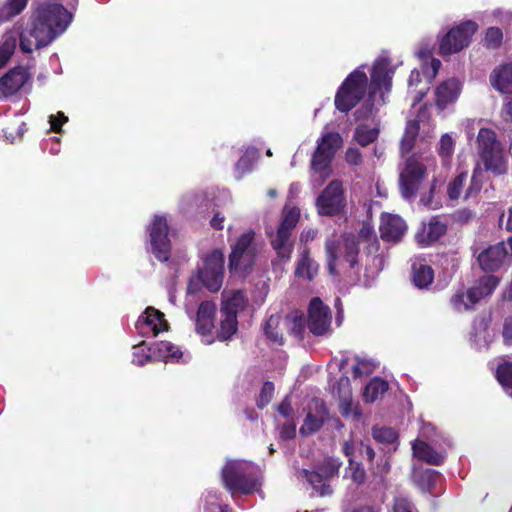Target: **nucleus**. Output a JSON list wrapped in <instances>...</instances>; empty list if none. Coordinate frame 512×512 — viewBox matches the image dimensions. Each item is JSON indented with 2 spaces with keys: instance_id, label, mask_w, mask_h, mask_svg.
I'll return each instance as SVG.
<instances>
[{
  "instance_id": "37998d69",
  "label": "nucleus",
  "mask_w": 512,
  "mask_h": 512,
  "mask_svg": "<svg viewBox=\"0 0 512 512\" xmlns=\"http://www.w3.org/2000/svg\"><path fill=\"white\" fill-rule=\"evenodd\" d=\"M299 479L311 487L314 491H318V484L320 483V473L317 468L303 469L299 472Z\"/></svg>"
},
{
  "instance_id": "b1692460",
  "label": "nucleus",
  "mask_w": 512,
  "mask_h": 512,
  "mask_svg": "<svg viewBox=\"0 0 512 512\" xmlns=\"http://www.w3.org/2000/svg\"><path fill=\"white\" fill-rule=\"evenodd\" d=\"M216 306L210 301L202 302L198 308L196 317L197 332L202 335H209L214 327V316Z\"/></svg>"
},
{
  "instance_id": "864d4df0",
  "label": "nucleus",
  "mask_w": 512,
  "mask_h": 512,
  "mask_svg": "<svg viewBox=\"0 0 512 512\" xmlns=\"http://www.w3.org/2000/svg\"><path fill=\"white\" fill-rule=\"evenodd\" d=\"M278 417L276 419L286 420V419H295V413L291 406L290 401L285 398L279 405H278Z\"/></svg>"
},
{
  "instance_id": "dca6fc26",
  "label": "nucleus",
  "mask_w": 512,
  "mask_h": 512,
  "mask_svg": "<svg viewBox=\"0 0 512 512\" xmlns=\"http://www.w3.org/2000/svg\"><path fill=\"white\" fill-rule=\"evenodd\" d=\"M509 256L505 242L491 245L477 257L480 268L485 272H494L500 269Z\"/></svg>"
},
{
  "instance_id": "aec40b11",
  "label": "nucleus",
  "mask_w": 512,
  "mask_h": 512,
  "mask_svg": "<svg viewBox=\"0 0 512 512\" xmlns=\"http://www.w3.org/2000/svg\"><path fill=\"white\" fill-rule=\"evenodd\" d=\"M29 79L28 71L23 67L10 70L0 79V97L6 98L19 91Z\"/></svg>"
},
{
  "instance_id": "5fc2aeb1",
  "label": "nucleus",
  "mask_w": 512,
  "mask_h": 512,
  "mask_svg": "<svg viewBox=\"0 0 512 512\" xmlns=\"http://www.w3.org/2000/svg\"><path fill=\"white\" fill-rule=\"evenodd\" d=\"M345 161L352 166H359L362 164V155L357 148H348L345 152Z\"/></svg>"
},
{
  "instance_id": "f257e3e1",
  "label": "nucleus",
  "mask_w": 512,
  "mask_h": 512,
  "mask_svg": "<svg viewBox=\"0 0 512 512\" xmlns=\"http://www.w3.org/2000/svg\"><path fill=\"white\" fill-rule=\"evenodd\" d=\"M71 19L72 15L63 5L54 2L41 4L20 34L22 51L31 53L47 46L67 29Z\"/></svg>"
},
{
  "instance_id": "393cba45",
  "label": "nucleus",
  "mask_w": 512,
  "mask_h": 512,
  "mask_svg": "<svg viewBox=\"0 0 512 512\" xmlns=\"http://www.w3.org/2000/svg\"><path fill=\"white\" fill-rule=\"evenodd\" d=\"M491 85L501 93H512V63L503 64L490 75Z\"/></svg>"
},
{
  "instance_id": "603ef678",
  "label": "nucleus",
  "mask_w": 512,
  "mask_h": 512,
  "mask_svg": "<svg viewBox=\"0 0 512 512\" xmlns=\"http://www.w3.org/2000/svg\"><path fill=\"white\" fill-rule=\"evenodd\" d=\"M274 395V385L271 382H266L260 392L257 405L259 408H264L272 400Z\"/></svg>"
},
{
  "instance_id": "680f3d73",
  "label": "nucleus",
  "mask_w": 512,
  "mask_h": 512,
  "mask_svg": "<svg viewBox=\"0 0 512 512\" xmlns=\"http://www.w3.org/2000/svg\"><path fill=\"white\" fill-rule=\"evenodd\" d=\"M501 116L505 121L512 122V99L507 98L501 109Z\"/></svg>"
},
{
  "instance_id": "7c9ffc66",
  "label": "nucleus",
  "mask_w": 512,
  "mask_h": 512,
  "mask_svg": "<svg viewBox=\"0 0 512 512\" xmlns=\"http://www.w3.org/2000/svg\"><path fill=\"white\" fill-rule=\"evenodd\" d=\"M419 133V123L417 120H410L407 122L404 135L401 140V153L402 155L409 153L415 144L416 137Z\"/></svg>"
},
{
  "instance_id": "c756f323",
  "label": "nucleus",
  "mask_w": 512,
  "mask_h": 512,
  "mask_svg": "<svg viewBox=\"0 0 512 512\" xmlns=\"http://www.w3.org/2000/svg\"><path fill=\"white\" fill-rule=\"evenodd\" d=\"M28 0H6L0 6V22L8 21L19 15L27 6Z\"/></svg>"
},
{
  "instance_id": "338daca9",
  "label": "nucleus",
  "mask_w": 512,
  "mask_h": 512,
  "mask_svg": "<svg viewBox=\"0 0 512 512\" xmlns=\"http://www.w3.org/2000/svg\"><path fill=\"white\" fill-rule=\"evenodd\" d=\"M370 373H371V369H362V367L360 366V363H358V362L353 367V377L354 378L361 377L362 375H367Z\"/></svg>"
},
{
  "instance_id": "4d7b16f0",
  "label": "nucleus",
  "mask_w": 512,
  "mask_h": 512,
  "mask_svg": "<svg viewBox=\"0 0 512 512\" xmlns=\"http://www.w3.org/2000/svg\"><path fill=\"white\" fill-rule=\"evenodd\" d=\"M351 478L354 482L361 484L365 481L366 472L359 464L350 463Z\"/></svg>"
},
{
  "instance_id": "3c124183",
  "label": "nucleus",
  "mask_w": 512,
  "mask_h": 512,
  "mask_svg": "<svg viewBox=\"0 0 512 512\" xmlns=\"http://www.w3.org/2000/svg\"><path fill=\"white\" fill-rule=\"evenodd\" d=\"M15 49V40L6 39L0 45V69L8 62Z\"/></svg>"
},
{
  "instance_id": "cd10ccee",
  "label": "nucleus",
  "mask_w": 512,
  "mask_h": 512,
  "mask_svg": "<svg viewBox=\"0 0 512 512\" xmlns=\"http://www.w3.org/2000/svg\"><path fill=\"white\" fill-rule=\"evenodd\" d=\"M149 350H151L155 357H158L164 361H178L182 356V352L178 347L170 342L165 341L155 343L152 348H149Z\"/></svg>"
},
{
  "instance_id": "72a5a7b5",
  "label": "nucleus",
  "mask_w": 512,
  "mask_h": 512,
  "mask_svg": "<svg viewBox=\"0 0 512 512\" xmlns=\"http://www.w3.org/2000/svg\"><path fill=\"white\" fill-rule=\"evenodd\" d=\"M222 319L220 323V330L218 332V338L222 341L229 339L237 331V316L233 313L221 314Z\"/></svg>"
},
{
  "instance_id": "e2e57ef3",
  "label": "nucleus",
  "mask_w": 512,
  "mask_h": 512,
  "mask_svg": "<svg viewBox=\"0 0 512 512\" xmlns=\"http://www.w3.org/2000/svg\"><path fill=\"white\" fill-rule=\"evenodd\" d=\"M321 310H322V335H324L330 325L331 312H330L329 307L325 306L323 304H322Z\"/></svg>"
},
{
  "instance_id": "4c0bfd02",
  "label": "nucleus",
  "mask_w": 512,
  "mask_h": 512,
  "mask_svg": "<svg viewBox=\"0 0 512 512\" xmlns=\"http://www.w3.org/2000/svg\"><path fill=\"white\" fill-rule=\"evenodd\" d=\"M204 512H230L228 505L222 503L215 492L209 491L205 496Z\"/></svg>"
},
{
  "instance_id": "2f4dec72",
  "label": "nucleus",
  "mask_w": 512,
  "mask_h": 512,
  "mask_svg": "<svg viewBox=\"0 0 512 512\" xmlns=\"http://www.w3.org/2000/svg\"><path fill=\"white\" fill-rule=\"evenodd\" d=\"M318 272V264L310 259L308 253H303L296 268V274L307 280H312Z\"/></svg>"
},
{
  "instance_id": "c03bdc74",
  "label": "nucleus",
  "mask_w": 512,
  "mask_h": 512,
  "mask_svg": "<svg viewBox=\"0 0 512 512\" xmlns=\"http://www.w3.org/2000/svg\"><path fill=\"white\" fill-rule=\"evenodd\" d=\"M466 179L467 173L461 172L449 183L447 193L451 200H456L460 197Z\"/></svg>"
},
{
  "instance_id": "0eeeda50",
  "label": "nucleus",
  "mask_w": 512,
  "mask_h": 512,
  "mask_svg": "<svg viewBox=\"0 0 512 512\" xmlns=\"http://www.w3.org/2000/svg\"><path fill=\"white\" fill-rule=\"evenodd\" d=\"M368 78L360 69L354 70L344 80L335 96L336 108L344 113L352 110L364 97Z\"/></svg>"
},
{
  "instance_id": "bf43d9fd",
  "label": "nucleus",
  "mask_w": 512,
  "mask_h": 512,
  "mask_svg": "<svg viewBox=\"0 0 512 512\" xmlns=\"http://www.w3.org/2000/svg\"><path fill=\"white\" fill-rule=\"evenodd\" d=\"M68 121V117H66L62 112H59L57 116H50V124L51 128L55 132H59L61 126Z\"/></svg>"
},
{
  "instance_id": "a18cd8bd",
  "label": "nucleus",
  "mask_w": 512,
  "mask_h": 512,
  "mask_svg": "<svg viewBox=\"0 0 512 512\" xmlns=\"http://www.w3.org/2000/svg\"><path fill=\"white\" fill-rule=\"evenodd\" d=\"M316 143H317V146H316L314 154L312 156L311 169H310L311 185L315 189L318 187L319 173H320V161H319L320 139H318L316 141Z\"/></svg>"
},
{
  "instance_id": "9b49d317",
  "label": "nucleus",
  "mask_w": 512,
  "mask_h": 512,
  "mask_svg": "<svg viewBox=\"0 0 512 512\" xmlns=\"http://www.w3.org/2000/svg\"><path fill=\"white\" fill-rule=\"evenodd\" d=\"M477 28L478 25L471 20L453 27L441 40L439 53L442 56H447L460 52L468 46Z\"/></svg>"
},
{
  "instance_id": "49530a36",
  "label": "nucleus",
  "mask_w": 512,
  "mask_h": 512,
  "mask_svg": "<svg viewBox=\"0 0 512 512\" xmlns=\"http://www.w3.org/2000/svg\"><path fill=\"white\" fill-rule=\"evenodd\" d=\"M341 463L334 458H327L322 462V481L330 480L338 476V470Z\"/></svg>"
},
{
  "instance_id": "423d86ee",
  "label": "nucleus",
  "mask_w": 512,
  "mask_h": 512,
  "mask_svg": "<svg viewBox=\"0 0 512 512\" xmlns=\"http://www.w3.org/2000/svg\"><path fill=\"white\" fill-rule=\"evenodd\" d=\"M388 58H379L373 66L371 73V83L369 96L363 107L356 111L357 118H368L373 115L374 97L378 91H381L380 103H385L384 93H388L392 86L393 69L390 68Z\"/></svg>"
},
{
  "instance_id": "7ed1b4c3",
  "label": "nucleus",
  "mask_w": 512,
  "mask_h": 512,
  "mask_svg": "<svg viewBox=\"0 0 512 512\" xmlns=\"http://www.w3.org/2000/svg\"><path fill=\"white\" fill-rule=\"evenodd\" d=\"M264 241L255 231L243 232L231 245L229 255L230 270L236 275L245 277L250 274L264 249Z\"/></svg>"
},
{
  "instance_id": "ddd939ff",
  "label": "nucleus",
  "mask_w": 512,
  "mask_h": 512,
  "mask_svg": "<svg viewBox=\"0 0 512 512\" xmlns=\"http://www.w3.org/2000/svg\"><path fill=\"white\" fill-rule=\"evenodd\" d=\"M168 222L162 215H155L148 227L151 252L160 261L170 257L171 243L168 236Z\"/></svg>"
},
{
  "instance_id": "8fccbe9b",
  "label": "nucleus",
  "mask_w": 512,
  "mask_h": 512,
  "mask_svg": "<svg viewBox=\"0 0 512 512\" xmlns=\"http://www.w3.org/2000/svg\"><path fill=\"white\" fill-rule=\"evenodd\" d=\"M503 33L498 27H490L485 35L484 43L488 48L495 49L502 43Z\"/></svg>"
},
{
  "instance_id": "f3484780",
  "label": "nucleus",
  "mask_w": 512,
  "mask_h": 512,
  "mask_svg": "<svg viewBox=\"0 0 512 512\" xmlns=\"http://www.w3.org/2000/svg\"><path fill=\"white\" fill-rule=\"evenodd\" d=\"M167 327L164 314L153 307L146 308L136 322V328L142 335L157 336L161 331L167 330Z\"/></svg>"
},
{
  "instance_id": "5701e85b",
  "label": "nucleus",
  "mask_w": 512,
  "mask_h": 512,
  "mask_svg": "<svg viewBox=\"0 0 512 512\" xmlns=\"http://www.w3.org/2000/svg\"><path fill=\"white\" fill-rule=\"evenodd\" d=\"M447 227L444 223L432 219L428 224H424L416 233V241L422 246H428L437 241L446 233Z\"/></svg>"
},
{
  "instance_id": "a19ab883",
  "label": "nucleus",
  "mask_w": 512,
  "mask_h": 512,
  "mask_svg": "<svg viewBox=\"0 0 512 512\" xmlns=\"http://www.w3.org/2000/svg\"><path fill=\"white\" fill-rule=\"evenodd\" d=\"M455 142L449 134H444L438 147V153L444 163H447L454 152Z\"/></svg>"
},
{
  "instance_id": "ea45409f",
  "label": "nucleus",
  "mask_w": 512,
  "mask_h": 512,
  "mask_svg": "<svg viewBox=\"0 0 512 512\" xmlns=\"http://www.w3.org/2000/svg\"><path fill=\"white\" fill-rule=\"evenodd\" d=\"M416 478L423 491L431 492L438 478V473L435 470L427 469L419 473Z\"/></svg>"
},
{
  "instance_id": "2eb2a0df",
  "label": "nucleus",
  "mask_w": 512,
  "mask_h": 512,
  "mask_svg": "<svg viewBox=\"0 0 512 512\" xmlns=\"http://www.w3.org/2000/svg\"><path fill=\"white\" fill-rule=\"evenodd\" d=\"M425 172L426 168L422 163L414 158L407 159L405 168L401 171L399 177L400 191L403 198L411 199L416 195Z\"/></svg>"
},
{
  "instance_id": "a878e982",
  "label": "nucleus",
  "mask_w": 512,
  "mask_h": 512,
  "mask_svg": "<svg viewBox=\"0 0 512 512\" xmlns=\"http://www.w3.org/2000/svg\"><path fill=\"white\" fill-rule=\"evenodd\" d=\"M247 298L241 290H224L222 292L221 314L233 313L237 316L238 312L246 306Z\"/></svg>"
},
{
  "instance_id": "473e14b6",
  "label": "nucleus",
  "mask_w": 512,
  "mask_h": 512,
  "mask_svg": "<svg viewBox=\"0 0 512 512\" xmlns=\"http://www.w3.org/2000/svg\"><path fill=\"white\" fill-rule=\"evenodd\" d=\"M388 390V383L380 378L372 379L366 386L364 398L367 402H374Z\"/></svg>"
},
{
  "instance_id": "4be33fe9",
  "label": "nucleus",
  "mask_w": 512,
  "mask_h": 512,
  "mask_svg": "<svg viewBox=\"0 0 512 512\" xmlns=\"http://www.w3.org/2000/svg\"><path fill=\"white\" fill-rule=\"evenodd\" d=\"M460 93L459 82L452 78L442 82L435 90V104L443 110L446 106L454 102Z\"/></svg>"
},
{
  "instance_id": "1a4fd4ad",
  "label": "nucleus",
  "mask_w": 512,
  "mask_h": 512,
  "mask_svg": "<svg viewBox=\"0 0 512 512\" xmlns=\"http://www.w3.org/2000/svg\"><path fill=\"white\" fill-rule=\"evenodd\" d=\"M326 252L328 271L331 275H337V262H347L351 268L357 263L358 242L353 235H345L337 242L327 241Z\"/></svg>"
},
{
  "instance_id": "774afa93",
  "label": "nucleus",
  "mask_w": 512,
  "mask_h": 512,
  "mask_svg": "<svg viewBox=\"0 0 512 512\" xmlns=\"http://www.w3.org/2000/svg\"><path fill=\"white\" fill-rule=\"evenodd\" d=\"M427 90H428V88L413 91L415 93L413 105H415L416 103H419L425 97Z\"/></svg>"
},
{
  "instance_id": "69168bd1",
  "label": "nucleus",
  "mask_w": 512,
  "mask_h": 512,
  "mask_svg": "<svg viewBox=\"0 0 512 512\" xmlns=\"http://www.w3.org/2000/svg\"><path fill=\"white\" fill-rule=\"evenodd\" d=\"M224 216L220 215L219 213H216L213 218L210 221V224L215 229H223V223H224Z\"/></svg>"
},
{
  "instance_id": "bb28decb",
  "label": "nucleus",
  "mask_w": 512,
  "mask_h": 512,
  "mask_svg": "<svg viewBox=\"0 0 512 512\" xmlns=\"http://www.w3.org/2000/svg\"><path fill=\"white\" fill-rule=\"evenodd\" d=\"M412 450L415 457L428 464L440 465L443 463L444 456L424 441L415 440L412 444Z\"/></svg>"
},
{
  "instance_id": "f8f14e48",
  "label": "nucleus",
  "mask_w": 512,
  "mask_h": 512,
  "mask_svg": "<svg viewBox=\"0 0 512 512\" xmlns=\"http://www.w3.org/2000/svg\"><path fill=\"white\" fill-rule=\"evenodd\" d=\"M347 199L343 182L333 179L322 189V216L345 217Z\"/></svg>"
},
{
  "instance_id": "39448f33",
  "label": "nucleus",
  "mask_w": 512,
  "mask_h": 512,
  "mask_svg": "<svg viewBox=\"0 0 512 512\" xmlns=\"http://www.w3.org/2000/svg\"><path fill=\"white\" fill-rule=\"evenodd\" d=\"M477 153L484 169L494 175L507 172L508 161L496 133L490 128H481L477 135Z\"/></svg>"
},
{
  "instance_id": "e433bc0d",
  "label": "nucleus",
  "mask_w": 512,
  "mask_h": 512,
  "mask_svg": "<svg viewBox=\"0 0 512 512\" xmlns=\"http://www.w3.org/2000/svg\"><path fill=\"white\" fill-rule=\"evenodd\" d=\"M496 377L507 393L512 397V363L500 364L496 371Z\"/></svg>"
},
{
  "instance_id": "052dcab7",
  "label": "nucleus",
  "mask_w": 512,
  "mask_h": 512,
  "mask_svg": "<svg viewBox=\"0 0 512 512\" xmlns=\"http://www.w3.org/2000/svg\"><path fill=\"white\" fill-rule=\"evenodd\" d=\"M478 170H479V168L476 167L473 171V175L471 178V185L469 186V188L467 189V191L465 193V198H468V197L472 196L474 193H477L481 188L480 183L477 181Z\"/></svg>"
},
{
  "instance_id": "6ab92c4d",
  "label": "nucleus",
  "mask_w": 512,
  "mask_h": 512,
  "mask_svg": "<svg viewBox=\"0 0 512 512\" xmlns=\"http://www.w3.org/2000/svg\"><path fill=\"white\" fill-rule=\"evenodd\" d=\"M381 238L388 242H398L407 230L405 221L398 215H382L380 223Z\"/></svg>"
},
{
  "instance_id": "c85d7f7f",
  "label": "nucleus",
  "mask_w": 512,
  "mask_h": 512,
  "mask_svg": "<svg viewBox=\"0 0 512 512\" xmlns=\"http://www.w3.org/2000/svg\"><path fill=\"white\" fill-rule=\"evenodd\" d=\"M433 279L434 271L430 266L424 264L413 265V283L416 287L420 289L427 288L432 284Z\"/></svg>"
},
{
  "instance_id": "58836bf2",
  "label": "nucleus",
  "mask_w": 512,
  "mask_h": 512,
  "mask_svg": "<svg viewBox=\"0 0 512 512\" xmlns=\"http://www.w3.org/2000/svg\"><path fill=\"white\" fill-rule=\"evenodd\" d=\"M276 425L279 430V437L282 440H290L296 435V422L295 419H276Z\"/></svg>"
},
{
  "instance_id": "6e6552de",
  "label": "nucleus",
  "mask_w": 512,
  "mask_h": 512,
  "mask_svg": "<svg viewBox=\"0 0 512 512\" xmlns=\"http://www.w3.org/2000/svg\"><path fill=\"white\" fill-rule=\"evenodd\" d=\"M500 278L495 275H486L481 277L476 284L466 292L458 291L451 298V303L455 310L462 312L473 309L474 305L480 299L493 293L498 286Z\"/></svg>"
},
{
  "instance_id": "0e129e2a",
  "label": "nucleus",
  "mask_w": 512,
  "mask_h": 512,
  "mask_svg": "<svg viewBox=\"0 0 512 512\" xmlns=\"http://www.w3.org/2000/svg\"><path fill=\"white\" fill-rule=\"evenodd\" d=\"M421 81L420 72L418 70H412L408 80L409 88L412 89V87L417 86Z\"/></svg>"
},
{
  "instance_id": "de8ad7c7",
  "label": "nucleus",
  "mask_w": 512,
  "mask_h": 512,
  "mask_svg": "<svg viewBox=\"0 0 512 512\" xmlns=\"http://www.w3.org/2000/svg\"><path fill=\"white\" fill-rule=\"evenodd\" d=\"M319 428L320 420L318 415H314L311 412H308L304 419V423L300 428V434L303 436H308L318 431Z\"/></svg>"
},
{
  "instance_id": "9d476101",
  "label": "nucleus",
  "mask_w": 512,
  "mask_h": 512,
  "mask_svg": "<svg viewBox=\"0 0 512 512\" xmlns=\"http://www.w3.org/2000/svg\"><path fill=\"white\" fill-rule=\"evenodd\" d=\"M299 219V211L295 208L285 209L280 226L271 235V245L281 258H289L293 249L292 231Z\"/></svg>"
},
{
  "instance_id": "79ce46f5",
  "label": "nucleus",
  "mask_w": 512,
  "mask_h": 512,
  "mask_svg": "<svg viewBox=\"0 0 512 512\" xmlns=\"http://www.w3.org/2000/svg\"><path fill=\"white\" fill-rule=\"evenodd\" d=\"M373 438L380 443H394L397 440V433L389 427H374L372 429Z\"/></svg>"
},
{
  "instance_id": "412c9836",
  "label": "nucleus",
  "mask_w": 512,
  "mask_h": 512,
  "mask_svg": "<svg viewBox=\"0 0 512 512\" xmlns=\"http://www.w3.org/2000/svg\"><path fill=\"white\" fill-rule=\"evenodd\" d=\"M333 396L338 398L339 411L342 416H349L352 413V391L350 379L347 376H341L337 385L332 387Z\"/></svg>"
},
{
  "instance_id": "f704fd0d",
  "label": "nucleus",
  "mask_w": 512,
  "mask_h": 512,
  "mask_svg": "<svg viewBox=\"0 0 512 512\" xmlns=\"http://www.w3.org/2000/svg\"><path fill=\"white\" fill-rule=\"evenodd\" d=\"M259 158V151L255 148H248L236 164V172L240 178L244 173L251 170L253 164Z\"/></svg>"
},
{
  "instance_id": "09e8293b",
  "label": "nucleus",
  "mask_w": 512,
  "mask_h": 512,
  "mask_svg": "<svg viewBox=\"0 0 512 512\" xmlns=\"http://www.w3.org/2000/svg\"><path fill=\"white\" fill-rule=\"evenodd\" d=\"M132 355H133V359H132L133 363H135L139 366H142L150 360V358L153 354H152L151 350H149V348H147L145 346V343L142 342L141 344L135 345L133 347Z\"/></svg>"
},
{
  "instance_id": "6e6d98bb",
  "label": "nucleus",
  "mask_w": 512,
  "mask_h": 512,
  "mask_svg": "<svg viewBox=\"0 0 512 512\" xmlns=\"http://www.w3.org/2000/svg\"><path fill=\"white\" fill-rule=\"evenodd\" d=\"M502 338L505 345H512V315L506 317L503 322Z\"/></svg>"
},
{
  "instance_id": "4468645a",
  "label": "nucleus",
  "mask_w": 512,
  "mask_h": 512,
  "mask_svg": "<svg viewBox=\"0 0 512 512\" xmlns=\"http://www.w3.org/2000/svg\"><path fill=\"white\" fill-rule=\"evenodd\" d=\"M199 277L210 291L221 288L224 277V254L220 250H213L204 259V266Z\"/></svg>"
},
{
  "instance_id": "20e7f679",
  "label": "nucleus",
  "mask_w": 512,
  "mask_h": 512,
  "mask_svg": "<svg viewBox=\"0 0 512 512\" xmlns=\"http://www.w3.org/2000/svg\"><path fill=\"white\" fill-rule=\"evenodd\" d=\"M255 472L256 467L251 462L227 461L222 469L221 478L225 488L236 499L258 491L260 483Z\"/></svg>"
},
{
  "instance_id": "a211bd4d",
  "label": "nucleus",
  "mask_w": 512,
  "mask_h": 512,
  "mask_svg": "<svg viewBox=\"0 0 512 512\" xmlns=\"http://www.w3.org/2000/svg\"><path fill=\"white\" fill-rule=\"evenodd\" d=\"M343 143V138L338 132H326L322 135V178L332 174L328 165Z\"/></svg>"
},
{
  "instance_id": "13d9d810",
  "label": "nucleus",
  "mask_w": 512,
  "mask_h": 512,
  "mask_svg": "<svg viewBox=\"0 0 512 512\" xmlns=\"http://www.w3.org/2000/svg\"><path fill=\"white\" fill-rule=\"evenodd\" d=\"M393 512H412V505L406 498L396 497Z\"/></svg>"
},
{
  "instance_id": "c9c22d12",
  "label": "nucleus",
  "mask_w": 512,
  "mask_h": 512,
  "mask_svg": "<svg viewBox=\"0 0 512 512\" xmlns=\"http://www.w3.org/2000/svg\"><path fill=\"white\" fill-rule=\"evenodd\" d=\"M379 135L377 128H370L366 125L358 126L355 130L354 138L359 145L365 147L373 143Z\"/></svg>"
},
{
  "instance_id": "f03ea898",
  "label": "nucleus",
  "mask_w": 512,
  "mask_h": 512,
  "mask_svg": "<svg viewBox=\"0 0 512 512\" xmlns=\"http://www.w3.org/2000/svg\"><path fill=\"white\" fill-rule=\"evenodd\" d=\"M306 327L315 336L320 335V298L314 297L308 306V317L304 324L303 314L300 311H292L284 318L272 315L266 321L264 330L267 337L273 342L283 344V331L286 330L299 340L304 338Z\"/></svg>"
}]
</instances>
